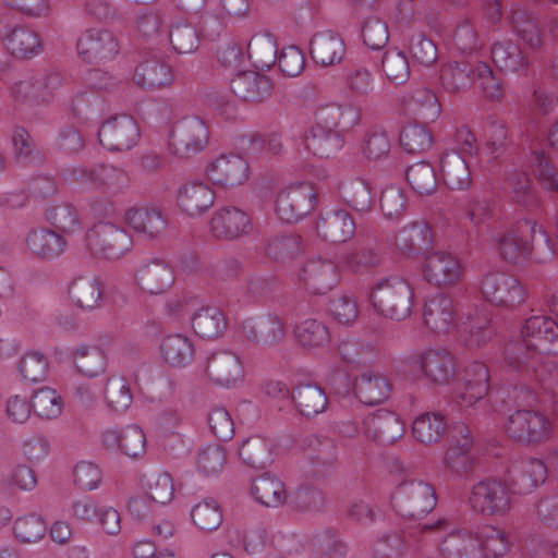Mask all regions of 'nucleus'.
<instances>
[{
	"mask_svg": "<svg viewBox=\"0 0 558 558\" xmlns=\"http://www.w3.org/2000/svg\"><path fill=\"white\" fill-rule=\"evenodd\" d=\"M498 250L502 258L510 263L527 257L545 262L554 254L549 236L534 217L518 220L514 228L499 238Z\"/></svg>",
	"mask_w": 558,
	"mask_h": 558,
	"instance_id": "f257e3e1",
	"label": "nucleus"
},
{
	"mask_svg": "<svg viewBox=\"0 0 558 558\" xmlns=\"http://www.w3.org/2000/svg\"><path fill=\"white\" fill-rule=\"evenodd\" d=\"M371 301L379 315L400 322L412 313L413 291L403 278L389 276L375 283Z\"/></svg>",
	"mask_w": 558,
	"mask_h": 558,
	"instance_id": "f03ea898",
	"label": "nucleus"
},
{
	"mask_svg": "<svg viewBox=\"0 0 558 558\" xmlns=\"http://www.w3.org/2000/svg\"><path fill=\"white\" fill-rule=\"evenodd\" d=\"M391 504L402 517L421 519L437 504L435 488L423 480L401 482L391 494Z\"/></svg>",
	"mask_w": 558,
	"mask_h": 558,
	"instance_id": "7ed1b4c3",
	"label": "nucleus"
},
{
	"mask_svg": "<svg viewBox=\"0 0 558 558\" xmlns=\"http://www.w3.org/2000/svg\"><path fill=\"white\" fill-rule=\"evenodd\" d=\"M168 138V147L172 155L190 158L206 147L209 132L203 119L190 116L172 124Z\"/></svg>",
	"mask_w": 558,
	"mask_h": 558,
	"instance_id": "20e7f679",
	"label": "nucleus"
},
{
	"mask_svg": "<svg viewBox=\"0 0 558 558\" xmlns=\"http://www.w3.org/2000/svg\"><path fill=\"white\" fill-rule=\"evenodd\" d=\"M86 245L93 254L116 260L132 248L133 241L124 229L101 221L87 231Z\"/></svg>",
	"mask_w": 558,
	"mask_h": 558,
	"instance_id": "39448f33",
	"label": "nucleus"
},
{
	"mask_svg": "<svg viewBox=\"0 0 558 558\" xmlns=\"http://www.w3.org/2000/svg\"><path fill=\"white\" fill-rule=\"evenodd\" d=\"M316 195L310 183L291 184L278 192L276 214L283 222H296L315 208Z\"/></svg>",
	"mask_w": 558,
	"mask_h": 558,
	"instance_id": "423d86ee",
	"label": "nucleus"
},
{
	"mask_svg": "<svg viewBox=\"0 0 558 558\" xmlns=\"http://www.w3.org/2000/svg\"><path fill=\"white\" fill-rule=\"evenodd\" d=\"M62 85V75L58 72H50L15 82L11 87V95L16 102L22 105H48Z\"/></svg>",
	"mask_w": 558,
	"mask_h": 558,
	"instance_id": "0eeeda50",
	"label": "nucleus"
},
{
	"mask_svg": "<svg viewBox=\"0 0 558 558\" xmlns=\"http://www.w3.org/2000/svg\"><path fill=\"white\" fill-rule=\"evenodd\" d=\"M510 488L496 480L481 481L472 487L469 504L484 515H504L511 508Z\"/></svg>",
	"mask_w": 558,
	"mask_h": 558,
	"instance_id": "6e6552de",
	"label": "nucleus"
},
{
	"mask_svg": "<svg viewBox=\"0 0 558 558\" xmlns=\"http://www.w3.org/2000/svg\"><path fill=\"white\" fill-rule=\"evenodd\" d=\"M505 430L511 439L518 442L533 444L547 439L551 425L548 418L539 412L517 410L508 416Z\"/></svg>",
	"mask_w": 558,
	"mask_h": 558,
	"instance_id": "1a4fd4ad",
	"label": "nucleus"
},
{
	"mask_svg": "<svg viewBox=\"0 0 558 558\" xmlns=\"http://www.w3.org/2000/svg\"><path fill=\"white\" fill-rule=\"evenodd\" d=\"M505 190L509 193L511 199L526 211L525 217L539 219L543 214L550 216L558 238V207L553 213L544 209L539 197L531 186L526 173L511 171L505 179Z\"/></svg>",
	"mask_w": 558,
	"mask_h": 558,
	"instance_id": "9d476101",
	"label": "nucleus"
},
{
	"mask_svg": "<svg viewBox=\"0 0 558 558\" xmlns=\"http://www.w3.org/2000/svg\"><path fill=\"white\" fill-rule=\"evenodd\" d=\"M0 41L16 58H32L41 51L37 33L16 24L10 13L0 14Z\"/></svg>",
	"mask_w": 558,
	"mask_h": 558,
	"instance_id": "9b49d317",
	"label": "nucleus"
},
{
	"mask_svg": "<svg viewBox=\"0 0 558 558\" xmlns=\"http://www.w3.org/2000/svg\"><path fill=\"white\" fill-rule=\"evenodd\" d=\"M484 299L496 306L513 307L524 302L525 292L520 281L505 272H489L482 280Z\"/></svg>",
	"mask_w": 558,
	"mask_h": 558,
	"instance_id": "f8f14e48",
	"label": "nucleus"
},
{
	"mask_svg": "<svg viewBox=\"0 0 558 558\" xmlns=\"http://www.w3.org/2000/svg\"><path fill=\"white\" fill-rule=\"evenodd\" d=\"M98 140L110 151L130 150L140 140V128L132 117L116 116L101 124Z\"/></svg>",
	"mask_w": 558,
	"mask_h": 558,
	"instance_id": "ddd939ff",
	"label": "nucleus"
},
{
	"mask_svg": "<svg viewBox=\"0 0 558 558\" xmlns=\"http://www.w3.org/2000/svg\"><path fill=\"white\" fill-rule=\"evenodd\" d=\"M78 56L88 63H100L112 60L119 52V44L114 34L105 28H89L77 38Z\"/></svg>",
	"mask_w": 558,
	"mask_h": 558,
	"instance_id": "4468645a",
	"label": "nucleus"
},
{
	"mask_svg": "<svg viewBox=\"0 0 558 558\" xmlns=\"http://www.w3.org/2000/svg\"><path fill=\"white\" fill-rule=\"evenodd\" d=\"M489 390V371L482 362L470 363L463 374V385L453 398L454 404L461 412L480 402Z\"/></svg>",
	"mask_w": 558,
	"mask_h": 558,
	"instance_id": "2eb2a0df",
	"label": "nucleus"
},
{
	"mask_svg": "<svg viewBox=\"0 0 558 558\" xmlns=\"http://www.w3.org/2000/svg\"><path fill=\"white\" fill-rule=\"evenodd\" d=\"M547 478V465L535 458L515 461L508 469L507 483L514 494L525 495L532 493Z\"/></svg>",
	"mask_w": 558,
	"mask_h": 558,
	"instance_id": "dca6fc26",
	"label": "nucleus"
},
{
	"mask_svg": "<svg viewBox=\"0 0 558 558\" xmlns=\"http://www.w3.org/2000/svg\"><path fill=\"white\" fill-rule=\"evenodd\" d=\"M339 279L337 264L325 257L310 259L300 272V280L313 294H324L330 291L339 282Z\"/></svg>",
	"mask_w": 558,
	"mask_h": 558,
	"instance_id": "f3484780",
	"label": "nucleus"
},
{
	"mask_svg": "<svg viewBox=\"0 0 558 558\" xmlns=\"http://www.w3.org/2000/svg\"><path fill=\"white\" fill-rule=\"evenodd\" d=\"M472 446L470 428L466 425L456 426L451 435V445L445 457L446 468L453 475L462 476L473 469Z\"/></svg>",
	"mask_w": 558,
	"mask_h": 558,
	"instance_id": "a211bd4d",
	"label": "nucleus"
},
{
	"mask_svg": "<svg viewBox=\"0 0 558 558\" xmlns=\"http://www.w3.org/2000/svg\"><path fill=\"white\" fill-rule=\"evenodd\" d=\"M206 172L214 184L232 187L247 180L248 165L240 155H220L208 165Z\"/></svg>",
	"mask_w": 558,
	"mask_h": 558,
	"instance_id": "6ab92c4d",
	"label": "nucleus"
},
{
	"mask_svg": "<svg viewBox=\"0 0 558 558\" xmlns=\"http://www.w3.org/2000/svg\"><path fill=\"white\" fill-rule=\"evenodd\" d=\"M240 329L245 339L262 347L276 345L284 338L283 323L271 314L247 318Z\"/></svg>",
	"mask_w": 558,
	"mask_h": 558,
	"instance_id": "aec40b11",
	"label": "nucleus"
},
{
	"mask_svg": "<svg viewBox=\"0 0 558 558\" xmlns=\"http://www.w3.org/2000/svg\"><path fill=\"white\" fill-rule=\"evenodd\" d=\"M531 345L539 353L558 354V325L547 316H532L527 318L521 329Z\"/></svg>",
	"mask_w": 558,
	"mask_h": 558,
	"instance_id": "412c9836",
	"label": "nucleus"
},
{
	"mask_svg": "<svg viewBox=\"0 0 558 558\" xmlns=\"http://www.w3.org/2000/svg\"><path fill=\"white\" fill-rule=\"evenodd\" d=\"M423 275L429 283L437 287L451 286L461 277V265L451 253L435 251L425 257Z\"/></svg>",
	"mask_w": 558,
	"mask_h": 558,
	"instance_id": "4be33fe9",
	"label": "nucleus"
},
{
	"mask_svg": "<svg viewBox=\"0 0 558 558\" xmlns=\"http://www.w3.org/2000/svg\"><path fill=\"white\" fill-rule=\"evenodd\" d=\"M365 435L381 445H391L402 437L404 427L398 415L380 409L363 420Z\"/></svg>",
	"mask_w": 558,
	"mask_h": 558,
	"instance_id": "5701e85b",
	"label": "nucleus"
},
{
	"mask_svg": "<svg viewBox=\"0 0 558 558\" xmlns=\"http://www.w3.org/2000/svg\"><path fill=\"white\" fill-rule=\"evenodd\" d=\"M252 228L250 216L238 207H223L215 211L210 220V231L217 239L234 240Z\"/></svg>",
	"mask_w": 558,
	"mask_h": 558,
	"instance_id": "b1692460",
	"label": "nucleus"
},
{
	"mask_svg": "<svg viewBox=\"0 0 558 558\" xmlns=\"http://www.w3.org/2000/svg\"><path fill=\"white\" fill-rule=\"evenodd\" d=\"M315 117V125L342 134L359 123L361 114L352 104L331 102L320 106Z\"/></svg>",
	"mask_w": 558,
	"mask_h": 558,
	"instance_id": "393cba45",
	"label": "nucleus"
},
{
	"mask_svg": "<svg viewBox=\"0 0 558 558\" xmlns=\"http://www.w3.org/2000/svg\"><path fill=\"white\" fill-rule=\"evenodd\" d=\"M425 325L437 333H448L457 326V308L453 300L444 293L428 299L424 306Z\"/></svg>",
	"mask_w": 558,
	"mask_h": 558,
	"instance_id": "a878e982",
	"label": "nucleus"
},
{
	"mask_svg": "<svg viewBox=\"0 0 558 558\" xmlns=\"http://www.w3.org/2000/svg\"><path fill=\"white\" fill-rule=\"evenodd\" d=\"M415 363L424 376L435 384H448L456 375V359L446 350L426 351L416 357Z\"/></svg>",
	"mask_w": 558,
	"mask_h": 558,
	"instance_id": "bb28decb",
	"label": "nucleus"
},
{
	"mask_svg": "<svg viewBox=\"0 0 558 558\" xmlns=\"http://www.w3.org/2000/svg\"><path fill=\"white\" fill-rule=\"evenodd\" d=\"M316 229L318 234L331 243H344L355 233V221L343 209H330L320 215Z\"/></svg>",
	"mask_w": 558,
	"mask_h": 558,
	"instance_id": "cd10ccee",
	"label": "nucleus"
},
{
	"mask_svg": "<svg viewBox=\"0 0 558 558\" xmlns=\"http://www.w3.org/2000/svg\"><path fill=\"white\" fill-rule=\"evenodd\" d=\"M310 53L317 64L330 66L342 60L345 45L338 33L330 29L319 31L311 38Z\"/></svg>",
	"mask_w": 558,
	"mask_h": 558,
	"instance_id": "c85d7f7f",
	"label": "nucleus"
},
{
	"mask_svg": "<svg viewBox=\"0 0 558 558\" xmlns=\"http://www.w3.org/2000/svg\"><path fill=\"white\" fill-rule=\"evenodd\" d=\"M232 93L246 102H263L272 90V82L266 75L248 71L236 74L230 82Z\"/></svg>",
	"mask_w": 558,
	"mask_h": 558,
	"instance_id": "c756f323",
	"label": "nucleus"
},
{
	"mask_svg": "<svg viewBox=\"0 0 558 558\" xmlns=\"http://www.w3.org/2000/svg\"><path fill=\"white\" fill-rule=\"evenodd\" d=\"M353 390L362 403L375 405L389 398L391 383L384 374L369 369L355 377Z\"/></svg>",
	"mask_w": 558,
	"mask_h": 558,
	"instance_id": "7c9ffc66",
	"label": "nucleus"
},
{
	"mask_svg": "<svg viewBox=\"0 0 558 558\" xmlns=\"http://www.w3.org/2000/svg\"><path fill=\"white\" fill-rule=\"evenodd\" d=\"M476 71L477 62L450 61L440 68L439 83L442 89L449 94H463L475 83Z\"/></svg>",
	"mask_w": 558,
	"mask_h": 558,
	"instance_id": "2f4dec72",
	"label": "nucleus"
},
{
	"mask_svg": "<svg viewBox=\"0 0 558 558\" xmlns=\"http://www.w3.org/2000/svg\"><path fill=\"white\" fill-rule=\"evenodd\" d=\"M206 372L216 385L231 387L241 378L242 366L234 352L222 350L208 356Z\"/></svg>",
	"mask_w": 558,
	"mask_h": 558,
	"instance_id": "473e14b6",
	"label": "nucleus"
},
{
	"mask_svg": "<svg viewBox=\"0 0 558 558\" xmlns=\"http://www.w3.org/2000/svg\"><path fill=\"white\" fill-rule=\"evenodd\" d=\"M65 239L48 228L33 229L27 233L25 245L27 251L41 259L52 260L61 256L66 248Z\"/></svg>",
	"mask_w": 558,
	"mask_h": 558,
	"instance_id": "72a5a7b5",
	"label": "nucleus"
},
{
	"mask_svg": "<svg viewBox=\"0 0 558 558\" xmlns=\"http://www.w3.org/2000/svg\"><path fill=\"white\" fill-rule=\"evenodd\" d=\"M136 280L144 291L159 294L172 286L174 275L170 265L165 260L150 259L138 268Z\"/></svg>",
	"mask_w": 558,
	"mask_h": 558,
	"instance_id": "f704fd0d",
	"label": "nucleus"
},
{
	"mask_svg": "<svg viewBox=\"0 0 558 558\" xmlns=\"http://www.w3.org/2000/svg\"><path fill=\"white\" fill-rule=\"evenodd\" d=\"M126 225L137 234L147 239L158 236L167 226V220L157 207H133L125 213Z\"/></svg>",
	"mask_w": 558,
	"mask_h": 558,
	"instance_id": "c9c22d12",
	"label": "nucleus"
},
{
	"mask_svg": "<svg viewBox=\"0 0 558 558\" xmlns=\"http://www.w3.org/2000/svg\"><path fill=\"white\" fill-rule=\"evenodd\" d=\"M440 174L450 190L464 191L471 186L469 161L456 150L446 151L440 158Z\"/></svg>",
	"mask_w": 558,
	"mask_h": 558,
	"instance_id": "e433bc0d",
	"label": "nucleus"
},
{
	"mask_svg": "<svg viewBox=\"0 0 558 558\" xmlns=\"http://www.w3.org/2000/svg\"><path fill=\"white\" fill-rule=\"evenodd\" d=\"M439 549L444 558H484L475 533L466 530H451Z\"/></svg>",
	"mask_w": 558,
	"mask_h": 558,
	"instance_id": "4c0bfd02",
	"label": "nucleus"
},
{
	"mask_svg": "<svg viewBox=\"0 0 558 558\" xmlns=\"http://www.w3.org/2000/svg\"><path fill=\"white\" fill-rule=\"evenodd\" d=\"M174 80L170 65L159 59H149L136 66L134 82L146 89H158L172 84Z\"/></svg>",
	"mask_w": 558,
	"mask_h": 558,
	"instance_id": "58836bf2",
	"label": "nucleus"
},
{
	"mask_svg": "<svg viewBox=\"0 0 558 558\" xmlns=\"http://www.w3.org/2000/svg\"><path fill=\"white\" fill-rule=\"evenodd\" d=\"M215 202L210 187L201 182L183 185L178 194V204L190 216H197L208 210Z\"/></svg>",
	"mask_w": 558,
	"mask_h": 558,
	"instance_id": "ea45409f",
	"label": "nucleus"
},
{
	"mask_svg": "<svg viewBox=\"0 0 558 558\" xmlns=\"http://www.w3.org/2000/svg\"><path fill=\"white\" fill-rule=\"evenodd\" d=\"M291 396L298 411L306 417L318 415L327 409L326 392L316 384H299Z\"/></svg>",
	"mask_w": 558,
	"mask_h": 558,
	"instance_id": "a19ab883",
	"label": "nucleus"
},
{
	"mask_svg": "<svg viewBox=\"0 0 558 558\" xmlns=\"http://www.w3.org/2000/svg\"><path fill=\"white\" fill-rule=\"evenodd\" d=\"M274 440L255 435L242 442L239 456L248 466L265 469L274 461Z\"/></svg>",
	"mask_w": 558,
	"mask_h": 558,
	"instance_id": "79ce46f5",
	"label": "nucleus"
},
{
	"mask_svg": "<svg viewBox=\"0 0 558 558\" xmlns=\"http://www.w3.org/2000/svg\"><path fill=\"white\" fill-rule=\"evenodd\" d=\"M69 294L75 306L92 311L100 305L102 290L95 276H81L72 281Z\"/></svg>",
	"mask_w": 558,
	"mask_h": 558,
	"instance_id": "37998d69",
	"label": "nucleus"
},
{
	"mask_svg": "<svg viewBox=\"0 0 558 558\" xmlns=\"http://www.w3.org/2000/svg\"><path fill=\"white\" fill-rule=\"evenodd\" d=\"M251 493L255 500L266 507H279L287 499L283 483L270 473H264L252 482Z\"/></svg>",
	"mask_w": 558,
	"mask_h": 558,
	"instance_id": "c03bdc74",
	"label": "nucleus"
},
{
	"mask_svg": "<svg viewBox=\"0 0 558 558\" xmlns=\"http://www.w3.org/2000/svg\"><path fill=\"white\" fill-rule=\"evenodd\" d=\"M306 148L319 158H329L343 146L340 133L314 125L304 137Z\"/></svg>",
	"mask_w": 558,
	"mask_h": 558,
	"instance_id": "a18cd8bd",
	"label": "nucleus"
},
{
	"mask_svg": "<svg viewBox=\"0 0 558 558\" xmlns=\"http://www.w3.org/2000/svg\"><path fill=\"white\" fill-rule=\"evenodd\" d=\"M490 56L494 64L506 73H519L527 68V59L521 48L511 40L495 43Z\"/></svg>",
	"mask_w": 558,
	"mask_h": 558,
	"instance_id": "49530a36",
	"label": "nucleus"
},
{
	"mask_svg": "<svg viewBox=\"0 0 558 558\" xmlns=\"http://www.w3.org/2000/svg\"><path fill=\"white\" fill-rule=\"evenodd\" d=\"M432 242V234L425 221H415L402 228L397 238L398 248L404 255H413L427 248Z\"/></svg>",
	"mask_w": 558,
	"mask_h": 558,
	"instance_id": "de8ad7c7",
	"label": "nucleus"
},
{
	"mask_svg": "<svg viewBox=\"0 0 558 558\" xmlns=\"http://www.w3.org/2000/svg\"><path fill=\"white\" fill-rule=\"evenodd\" d=\"M247 56L256 69H270L279 57L275 38L267 33L254 35L247 44Z\"/></svg>",
	"mask_w": 558,
	"mask_h": 558,
	"instance_id": "09e8293b",
	"label": "nucleus"
},
{
	"mask_svg": "<svg viewBox=\"0 0 558 558\" xmlns=\"http://www.w3.org/2000/svg\"><path fill=\"white\" fill-rule=\"evenodd\" d=\"M160 350L163 360L174 367H182L190 364L195 353L192 341L180 333L163 338Z\"/></svg>",
	"mask_w": 558,
	"mask_h": 558,
	"instance_id": "8fccbe9b",
	"label": "nucleus"
},
{
	"mask_svg": "<svg viewBox=\"0 0 558 558\" xmlns=\"http://www.w3.org/2000/svg\"><path fill=\"white\" fill-rule=\"evenodd\" d=\"M512 32L529 47L537 49L543 44V35L536 17L525 9H515L510 16Z\"/></svg>",
	"mask_w": 558,
	"mask_h": 558,
	"instance_id": "3c124183",
	"label": "nucleus"
},
{
	"mask_svg": "<svg viewBox=\"0 0 558 558\" xmlns=\"http://www.w3.org/2000/svg\"><path fill=\"white\" fill-rule=\"evenodd\" d=\"M192 327L196 335L203 339H215L219 337L227 327L223 313L218 307H202L191 319Z\"/></svg>",
	"mask_w": 558,
	"mask_h": 558,
	"instance_id": "603ef678",
	"label": "nucleus"
},
{
	"mask_svg": "<svg viewBox=\"0 0 558 558\" xmlns=\"http://www.w3.org/2000/svg\"><path fill=\"white\" fill-rule=\"evenodd\" d=\"M447 430L445 417L439 412H426L417 416L412 423L414 438L425 445L437 442Z\"/></svg>",
	"mask_w": 558,
	"mask_h": 558,
	"instance_id": "864d4df0",
	"label": "nucleus"
},
{
	"mask_svg": "<svg viewBox=\"0 0 558 558\" xmlns=\"http://www.w3.org/2000/svg\"><path fill=\"white\" fill-rule=\"evenodd\" d=\"M264 253L272 262L287 264L300 253V238L295 234H277L266 240Z\"/></svg>",
	"mask_w": 558,
	"mask_h": 558,
	"instance_id": "5fc2aeb1",
	"label": "nucleus"
},
{
	"mask_svg": "<svg viewBox=\"0 0 558 558\" xmlns=\"http://www.w3.org/2000/svg\"><path fill=\"white\" fill-rule=\"evenodd\" d=\"M104 396L107 407L114 412H125L133 402L130 384L120 375H112L107 379Z\"/></svg>",
	"mask_w": 558,
	"mask_h": 558,
	"instance_id": "6e6d98bb",
	"label": "nucleus"
},
{
	"mask_svg": "<svg viewBox=\"0 0 558 558\" xmlns=\"http://www.w3.org/2000/svg\"><path fill=\"white\" fill-rule=\"evenodd\" d=\"M296 341L303 348H323L330 342L328 327L318 319L308 318L294 328Z\"/></svg>",
	"mask_w": 558,
	"mask_h": 558,
	"instance_id": "4d7b16f0",
	"label": "nucleus"
},
{
	"mask_svg": "<svg viewBox=\"0 0 558 558\" xmlns=\"http://www.w3.org/2000/svg\"><path fill=\"white\" fill-rule=\"evenodd\" d=\"M169 39L178 53H192L199 47L198 28L187 21H177L170 26Z\"/></svg>",
	"mask_w": 558,
	"mask_h": 558,
	"instance_id": "13d9d810",
	"label": "nucleus"
},
{
	"mask_svg": "<svg viewBox=\"0 0 558 558\" xmlns=\"http://www.w3.org/2000/svg\"><path fill=\"white\" fill-rule=\"evenodd\" d=\"M538 354L541 353L524 337L509 342L505 348L507 364L517 371L534 369Z\"/></svg>",
	"mask_w": 558,
	"mask_h": 558,
	"instance_id": "bf43d9fd",
	"label": "nucleus"
},
{
	"mask_svg": "<svg viewBox=\"0 0 558 558\" xmlns=\"http://www.w3.org/2000/svg\"><path fill=\"white\" fill-rule=\"evenodd\" d=\"M74 363L81 374L96 377L105 372L107 357L99 347L82 345L74 354Z\"/></svg>",
	"mask_w": 558,
	"mask_h": 558,
	"instance_id": "052dcab7",
	"label": "nucleus"
},
{
	"mask_svg": "<svg viewBox=\"0 0 558 558\" xmlns=\"http://www.w3.org/2000/svg\"><path fill=\"white\" fill-rule=\"evenodd\" d=\"M341 196L345 204L357 213H368L373 208V197L368 184L361 180H352L341 186Z\"/></svg>",
	"mask_w": 558,
	"mask_h": 558,
	"instance_id": "680f3d73",
	"label": "nucleus"
},
{
	"mask_svg": "<svg viewBox=\"0 0 558 558\" xmlns=\"http://www.w3.org/2000/svg\"><path fill=\"white\" fill-rule=\"evenodd\" d=\"M476 539L483 548L484 558H498L509 549V541L504 531L493 525H484L476 532Z\"/></svg>",
	"mask_w": 558,
	"mask_h": 558,
	"instance_id": "e2e57ef3",
	"label": "nucleus"
},
{
	"mask_svg": "<svg viewBox=\"0 0 558 558\" xmlns=\"http://www.w3.org/2000/svg\"><path fill=\"white\" fill-rule=\"evenodd\" d=\"M191 518L199 530L213 532L222 523V511L215 499L206 498L192 508Z\"/></svg>",
	"mask_w": 558,
	"mask_h": 558,
	"instance_id": "0e129e2a",
	"label": "nucleus"
},
{
	"mask_svg": "<svg viewBox=\"0 0 558 558\" xmlns=\"http://www.w3.org/2000/svg\"><path fill=\"white\" fill-rule=\"evenodd\" d=\"M407 180L411 187L420 195H430L437 189V177L428 162H417L407 170Z\"/></svg>",
	"mask_w": 558,
	"mask_h": 558,
	"instance_id": "69168bd1",
	"label": "nucleus"
},
{
	"mask_svg": "<svg viewBox=\"0 0 558 558\" xmlns=\"http://www.w3.org/2000/svg\"><path fill=\"white\" fill-rule=\"evenodd\" d=\"M62 399L57 391L50 387H43L34 392L32 408L36 415L41 418H56L62 412Z\"/></svg>",
	"mask_w": 558,
	"mask_h": 558,
	"instance_id": "338daca9",
	"label": "nucleus"
},
{
	"mask_svg": "<svg viewBox=\"0 0 558 558\" xmlns=\"http://www.w3.org/2000/svg\"><path fill=\"white\" fill-rule=\"evenodd\" d=\"M381 68L386 77L395 83H405L410 76V63L405 54L398 49H389L381 59Z\"/></svg>",
	"mask_w": 558,
	"mask_h": 558,
	"instance_id": "774afa93",
	"label": "nucleus"
}]
</instances>
